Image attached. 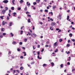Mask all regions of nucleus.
<instances>
[{
	"instance_id": "obj_28",
	"label": "nucleus",
	"mask_w": 75,
	"mask_h": 75,
	"mask_svg": "<svg viewBox=\"0 0 75 75\" xmlns=\"http://www.w3.org/2000/svg\"><path fill=\"white\" fill-rule=\"evenodd\" d=\"M2 25H5V23L4 22V21L3 22Z\"/></svg>"
},
{
	"instance_id": "obj_5",
	"label": "nucleus",
	"mask_w": 75,
	"mask_h": 75,
	"mask_svg": "<svg viewBox=\"0 0 75 75\" xmlns=\"http://www.w3.org/2000/svg\"><path fill=\"white\" fill-rule=\"evenodd\" d=\"M12 14H13V16H15L16 14H17V13L16 12H14L13 13H12Z\"/></svg>"
},
{
	"instance_id": "obj_26",
	"label": "nucleus",
	"mask_w": 75,
	"mask_h": 75,
	"mask_svg": "<svg viewBox=\"0 0 75 75\" xmlns=\"http://www.w3.org/2000/svg\"><path fill=\"white\" fill-rule=\"evenodd\" d=\"M17 10H21V8L18 7V8Z\"/></svg>"
},
{
	"instance_id": "obj_52",
	"label": "nucleus",
	"mask_w": 75,
	"mask_h": 75,
	"mask_svg": "<svg viewBox=\"0 0 75 75\" xmlns=\"http://www.w3.org/2000/svg\"><path fill=\"white\" fill-rule=\"evenodd\" d=\"M70 42H71V40H68V42L69 43Z\"/></svg>"
},
{
	"instance_id": "obj_46",
	"label": "nucleus",
	"mask_w": 75,
	"mask_h": 75,
	"mask_svg": "<svg viewBox=\"0 0 75 75\" xmlns=\"http://www.w3.org/2000/svg\"><path fill=\"white\" fill-rule=\"evenodd\" d=\"M38 48H40V45H38Z\"/></svg>"
},
{
	"instance_id": "obj_4",
	"label": "nucleus",
	"mask_w": 75,
	"mask_h": 75,
	"mask_svg": "<svg viewBox=\"0 0 75 75\" xmlns=\"http://www.w3.org/2000/svg\"><path fill=\"white\" fill-rule=\"evenodd\" d=\"M52 25V26H54V25H55V24H56V23L55 22H52L51 23Z\"/></svg>"
},
{
	"instance_id": "obj_2",
	"label": "nucleus",
	"mask_w": 75,
	"mask_h": 75,
	"mask_svg": "<svg viewBox=\"0 0 75 75\" xmlns=\"http://www.w3.org/2000/svg\"><path fill=\"white\" fill-rule=\"evenodd\" d=\"M6 10L4 9H3L1 11L2 13L3 14H4L5 13H6Z\"/></svg>"
},
{
	"instance_id": "obj_58",
	"label": "nucleus",
	"mask_w": 75,
	"mask_h": 75,
	"mask_svg": "<svg viewBox=\"0 0 75 75\" xmlns=\"http://www.w3.org/2000/svg\"><path fill=\"white\" fill-rule=\"evenodd\" d=\"M23 54H26V52H23Z\"/></svg>"
},
{
	"instance_id": "obj_60",
	"label": "nucleus",
	"mask_w": 75,
	"mask_h": 75,
	"mask_svg": "<svg viewBox=\"0 0 75 75\" xmlns=\"http://www.w3.org/2000/svg\"><path fill=\"white\" fill-rule=\"evenodd\" d=\"M48 47H50V48H51V45H49L48 46Z\"/></svg>"
},
{
	"instance_id": "obj_18",
	"label": "nucleus",
	"mask_w": 75,
	"mask_h": 75,
	"mask_svg": "<svg viewBox=\"0 0 75 75\" xmlns=\"http://www.w3.org/2000/svg\"><path fill=\"white\" fill-rule=\"evenodd\" d=\"M13 44H14V45L16 44H17V43H16V42H15L14 41H13Z\"/></svg>"
},
{
	"instance_id": "obj_32",
	"label": "nucleus",
	"mask_w": 75,
	"mask_h": 75,
	"mask_svg": "<svg viewBox=\"0 0 75 75\" xmlns=\"http://www.w3.org/2000/svg\"><path fill=\"white\" fill-rule=\"evenodd\" d=\"M71 40L72 41H73V42H75V39H71Z\"/></svg>"
},
{
	"instance_id": "obj_33",
	"label": "nucleus",
	"mask_w": 75,
	"mask_h": 75,
	"mask_svg": "<svg viewBox=\"0 0 75 75\" xmlns=\"http://www.w3.org/2000/svg\"><path fill=\"white\" fill-rule=\"evenodd\" d=\"M45 12H48V10H47V9H45Z\"/></svg>"
},
{
	"instance_id": "obj_12",
	"label": "nucleus",
	"mask_w": 75,
	"mask_h": 75,
	"mask_svg": "<svg viewBox=\"0 0 75 75\" xmlns=\"http://www.w3.org/2000/svg\"><path fill=\"white\" fill-rule=\"evenodd\" d=\"M20 69L21 70H23V69H24V67H20Z\"/></svg>"
},
{
	"instance_id": "obj_48",
	"label": "nucleus",
	"mask_w": 75,
	"mask_h": 75,
	"mask_svg": "<svg viewBox=\"0 0 75 75\" xmlns=\"http://www.w3.org/2000/svg\"><path fill=\"white\" fill-rule=\"evenodd\" d=\"M17 51H20V49L19 48H18Z\"/></svg>"
},
{
	"instance_id": "obj_55",
	"label": "nucleus",
	"mask_w": 75,
	"mask_h": 75,
	"mask_svg": "<svg viewBox=\"0 0 75 75\" xmlns=\"http://www.w3.org/2000/svg\"><path fill=\"white\" fill-rule=\"evenodd\" d=\"M38 6L39 7H42V5H39Z\"/></svg>"
},
{
	"instance_id": "obj_62",
	"label": "nucleus",
	"mask_w": 75,
	"mask_h": 75,
	"mask_svg": "<svg viewBox=\"0 0 75 75\" xmlns=\"http://www.w3.org/2000/svg\"><path fill=\"white\" fill-rule=\"evenodd\" d=\"M75 71V69H72V72H73V71Z\"/></svg>"
},
{
	"instance_id": "obj_42",
	"label": "nucleus",
	"mask_w": 75,
	"mask_h": 75,
	"mask_svg": "<svg viewBox=\"0 0 75 75\" xmlns=\"http://www.w3.org/2000/svg\"><path fill=\"white\" fill-rule=\"evenodd\" d=\"M19 44L20 45H22V44H23V43L21 42H19Z\"/></svg>"
},
{
	"instance_id": "obj_41",
	"label": "nucleus",
	"mask_w": 75,
	"mask_h": 75,
	"mask_svg": "<svg viewBox=\"0 0 75 75\" xmlns=\"http://www.w3.org/2000/svg\"><path fill=\"white\" fill-rule=\"evenodd\" d=\"M36 4H37V3L36 2H35L33 3V5H36Z\"/></svg>"
},
{
	"instance_id": "obj_53",
	"label": "nucleus",
	"mask_w": 75,
	"mask_h": 75,
	"mask_svg": "<svg viewBox=\"0 0 75 75\" xmlns=\"http://www.w3.org/2000/svg\"><path fill=\"white\" fill-rule=\"evenodd\" d=\"M31 65H33V64H34V62H32L31 63Z\"/></svg>"
},
{
	"instance_id": "obj_21",
	"label": "nucleus",
	"mask_w": 75,
	"mask_h": 75,
	"mask_svg": "<svg viewBox=\"0 0 75 75\" xmlns=\"http://www.w3.org/2000/svg\"><path fill=\"white\" fill-rule=\"evenodd\" d=\"M43 67H46L47 64H43Z\"/></svg>"
},
{
	"instance_id": "obj_31",
	"label": "nucleus",
	"mask_w": 75,
	"mask_h": 75,
	"mask_svg": "<svg viewBox=\"0 0 75 75\" xmlns=\"http://www.w3.org/2000/svg\"><path fill=\"white\" fill-rule=\"evenodd\" d=\"M27 16L28 17H31V15H30L29 14H28Z\"/></svg>"
},
{
	"instance_id": "obj_38",
	"label": "nucleus",
	"mask_w": 75,
	"mask_h": 75,
	"mask_svg": "<svg viewBox=\"0 0 75 75\" xmlns=\"http://www.w3.org/2000/svg\"><path fill=\"white\" fill-rule=\"evenodd\" d=\"M60 67H61V68H62V67H63V64H62L60 65Z\"/></svg>"
},
{
	"instance_id": "obj_29",
	"label": "nucleus",
	"mask_w": 75,
	"mask_h": 75,
	"mask_svg": "<svg viewBox=\"0 0 75 75\" xmlns=\"http://www.w3.org/2000/svg\"><path fill=\"white\" fill-rule=\"evenodd\" d=\"M9 24L10 26H11V25H12V22L10 23Z\"/></svg>"
},
{
	"instance_id": "obj_51",
	"label": "nucleus",
	"mask_w": 75,
	"mask_h": 75,
	"mask_svg": "<svg viewBox=\"0 0 75 75\" xmlns=\"http://www.w3.org/2000/svg\"><path fill=\"white\" fill-rule=\"evenodd\" d=\"M59 30L58 31V33H59V32H61V30L60 29H59Z\"/></svg>"
},
{
	"instance_id": "obj_49",
	"label": "nucleus",
	"mask_w": 75,
	"mask_h": 75,
	"mask_svg": "<svg viewBox=\"0 0 75 75\" xmlns=\"http://www.w3.org/2000/svg\"><path fill=\"white\" fill-rule=\"evenodd\" d=\"M33 35H34V36H35V37H36V34H34V33H33Z\"/></svg>"
},
{
	"instance_id": "obj_47",
	"label": "nucleus",
	"mask_w": 75,
	"mask_h": 75,
	"mask_svg": "<svg viewBox=\"0 0 75 75\" xmlns=\"http://www.w3.org/2000/svg\"><path fill=\"white\" fill-rule=\"evenodd\" d=\"M67 65H70V62H67Z\"/></svg>"
},
{
	"instance_id": "obj_7",
	"label": "nucleus",
	"mask_w": 75,
	"mask_h": 75,
	"mask_svg": "<svg viewBox=\"0 0 75 75\" xmlns=\"http://www.w3.org/2000/svg\"><path fill=\"white\" fill-rule=\"evenodd\" d=\"M4 16H1L0 18L2 19V20H3V17H4Z\"/></svg>"
},
{
	"instance_id": "obj_1",
	"label": "nucleus",
	"mask_w": 75,
	"mask_h": 75,
	"mask_svg": "<svg viewBox=\"0 0 75 75\" xmlns=\"http://www.w3.org/2000/svg\"><path fill=\"white\" fill-rule=\"evenodd\" d=\"M57 42H55L53 45L54 48H55V47H57Z\"/></svg>"
},
{
	"instance_id": "obj_30",
	"label": "nucleus",
	"mask_w": 75,
	"mask_h": 75,
	"mask_svg": "<svg viewBox=\"0 0 75 75\" xmlns=\"http://www.w3.org/2000/svg\"><path fill=\"white\" fill-rule=\"evenodd\" d=\"M4 30V28H1V31H4V30Z\"/></svg>"
},
{
	"instance_id": "obj_20",
	"label": "nucleus",
	"mask_w": 75,
	"mask_h": 75,
	"mask_svg": "<svg viewBox=\"0 0 75 75\" xmlns=\"http://www.w3.org/2000/svg\"><path fill=\"white\" fill-rule=\"evenodd\" d=\"M69 16H68L67 17V20H69Z\"/></svg>"
},
{
	"instance_id": "obj_23",
	"label": "nucleus",
	"mask_w": 75,
	"mask_h": 75,
	"mask_svg": "<svg viewBox=\"0 0 75 75\" xmlns=\"http://www.w3.org/2000/svg\"><path fill=\"white\" fill-rule=\"evenodd\" d=\"M69 59H68V61H71V57H69Z\"/></svg>"
},
{
	"instance_id": "obj_44",
	"label": "nucleus",
	"mask_w": 75,
	"mask_h": 75,
	"mask_svg": "<svg viewBox=\"0 0 75 75\" xmlns=\"http://www.w3.org/2000/svg\"><path fill=\"white\" fill-rule=\"evenodd\" d=\"M9 13H10V14H11V10H9Z\"/></svg>"
},
{
	"instance_id": "obj_36",
	"label": "nucleus",
	"mask_w": 75,
	"mask_h": 75,
	"mask_svg": "<svg viewBox=\"0 0 75 75\" xmlns=\"http://www.w3.org/2000/svg\"><path fill=\"white\" fill-rule=\"evenodd\" d=\"M7 20H9V17L8 16H7Z\"/></svg>"
},
{
	"instance_id": "obj_45",
	"label": "nucleus",
	"mask_w": 75,
	"mask_h": 75,
	"mask_svg": "<svg viewBox=\"0 0 75 75\" xmlns=\"http://www.w3.org/2000/svg\"><path fill=\"white\" fill-rule=\"evenodd\" d=\"M3 37V36L2 35H0V38H2Z\"/></svg>"
},
{
	"instance_id": "obj_17",
	"label": "nucleus",
	"mask_w": 75,
	"mask_h": 75,
	"mask_svg": "<svg viewBox=\"0 0 75 75\" xmlns=\"http://www.w3.org/2000/svg\"><path fill=\"white\" fill-rule=\"evenodd\" d=\"M49 14H51V15L53 16V13L52 12H49Z\"/></svg>"
},
{
	"instance_id": "obj_10",
	"label": "nucleus",
	"mask_w": 75,
	"mask_h": 75,
	"mask_svg": "<svg viewBox=\"0 0 75 75\" xmlns=\"http://www.w3.org/2000/svg\"><path fill=\"white\" fill-rule=\"evenodd\" d=\"M37 57L38 59H42V57H40V56L39 55H38Z\"/></svg>"
},
{
	"instance_id": "obj_14",
	"label": "nucleus",
	"mask_w": 75,
	"mask_h": 75,
	"mask_svg": "<svg viewBox=\"0 0 75 75\" xmlns=\"http://www.w3.org/2000/svg\"><path fill=\"white\" fill-rule=\"evenodd\" d=\"M62 41H63V40L62 39H60L59 40V42H62Z\"/></svg>"
},
{
	"instance_id": "obj_24",
	"label": "nucleus",
	"mask_w": 75,
	"mask_h": 75,
	"mask_svg": "<svg viewBox=\"0 0 75 75\" xmlns=\"http://www.w3.org/2000/svg\"><path fill=\"white\" fill-rule=\"evenodd\" d=\"M5 8H6V9H5V10L6 11H7V10H8V7H6Z\"/></svg>"
},
{
	"instance_id": "obj_25",
	"label": "nucleus",
	"mask_w": 75,
	"mask_h": 75,
	"mask_svg": "<svg viewBox=\"0 0 75 75\" xmlns=\"http://www.w3.org/2000/svg\"><path fill=\"white\" fill-rule=\"evenodd\" d=\"M11 10H14V8L13 7H12L11 8Z\"/></svg>"
},
{
	"instance_id": "obj_3",
	"label": "nucleus",
	"mask_w": 75,
	"mask_h": 75,
	"mask_svg": "<svg viewBox=\"0 0 75 75\" xmlns=\"http://www.w3.org/2000/svg\"><path fill=\"white\" fill-rule=\"evenodd\" d=\"M3 3H7L8 2V1L7 0H5L4 1H3Z\"/></svg>"
},
{
	"instance_id": "obj_34",
	"label": "nucleus",
	"mask_w": 75,
	"mask_h": 75,
	"mask_svg": "<svg viewBox=\"0 0 75 75\" xmlns=\"http://www.w3.org/2000/svg\"><path fill=\"white\" fill-rule=\"evenodd\" d=\"M20 58H21V59H23L24 58V57H23V56H21L20 57Z\"/></svg>"
},
{
	"instance_id": "obj_37",
	"label": "nucleus",
	"mask_w": 75,
	"mask_h": 75,
	"mask_svg": "<svg viewBox=\"0 0 75 75\" xmlns=\"http://www.w3.org/2000/svg\"><path fill=\"white\" fill-rule=\"evenodd\" d=\"M51 64L52 66H53V65H54V64L53 62H52L51 63Z\"/></svg>"
},
{
	"instance_id": "obj_40",
	"label": "nucleus",
	"mask_w": 75,
	"mask_h": 75,
	"mask_svg": "<svg viewBox=\"0 0 75 75\" xmlns=\"http://www.w3.org/2000/svg\"><path fill=\"white\" fill-rule=\"evenodd\" d=\"M6 35V33H3V35Z\"/></svg>"
},
{
	"instance_id": "obj_64",
	"label": "nucleus",
	"mask_w": 75,
	"mask_h": 75,
	"mask_svg": "<svg viewBox=\"0 0 75 75\" xmlns=\"http://www.w3.org/2000/svg\"><path fill=\"white\" fill-rule=\"evenodd\" d=\"M59 17H61V15H59Z\"/></svg>"
},
{
	"instance_id": "obj_39",
	"label": "nucleus",
	"mask_w": 75,
	"mask_h": 75,
	"mask_svg": "<svg viewBox=\"0 0 75 75\" xmlns=\"http://www.w3.org/2000/svg\"><path fill=\"white\" fill-rule=\"evenodd\" d=\"M44 50V48H42L41 51V52H43Z\"/></svg>"
},
{
	"instance_id": "obj_63",
	"label": "nucleus",
	"mask_w": 75,
	"mask_h": 75,
	"mask_svg": "<svg viewBox=\"0 0 75 75\" xmlns=\"http://www.w3.org/2000/svg\"><path fill=\"white\" fill-rule=\"evenodd\" d=\"M0 8H3V6H0Z\"/></svg>"
},
{
	"instance_id": "obj_50",
	"label": "nucleus",
	"mask_w": 75,
	"mask_h": 75,
	"mask_svg": "<svg viewBox=\"0 0 75 75\" xmlns=\"http://www.w3.org/2000/svg\"><path fill=\"white\" fill-rule=\"evenodd\" d=\"M25 42H26V41H27V39H24Z\"/></svg>"
},
{
	"instance_id": "obj_19",
	"label": "nucleus",
	"mask_w": 75,
	"mask_h": 75,
	"mask_svg": "<svg viewBox=\"0 0 75 75\" xmlns=\"http://www.w3.org/2000/svg\"><path fill=\"white\" fill-rule=\"evenodd\" d=\"M23 34V31L21 30V35H22Z\"/></svg>"
},
{
	"instance_id": "obj_8",
	"label": "nucleus",
	"mask_w": 75,
	"mask_h": 75,
	"mask_svg": "<svg viewBox=\"0 0 75 75\" xmlns=\"http://www.w3.org/2000/svg\"><path fill=\"white\" fill-rule=\"evenodd\" d=\"M69 36H70V37H72V33H70L69 35Z\"/></svg>"
},
{
	"instance_id": "obj_6",
	"label": "nucleus",
	"mask_w": 75,
	"mask_h": 75,
	"mask_svg": "<svg viewBox=\"0 0 75 75\" xmlns=\"http://www.w3.org/2000/svg\"><path fill=\"white\" fill-rule=\"evenodd\" d=\"M27 4V5L28 6H30V3H29L28 4V2H27L26 3Z\"/></svg>"
},
{
	"instance_id": "obj_43",
	"label": "nucleus",
	"mask_w": 75,
	"mask_h": 75,
	"mask_svg": "<svg viewBox=\"0 0 75 75\" xmlns=\"http://www.w3.org/2000/svg\"><path fill=\"white\" fill-rule=\"evenodd\" d=\"M70 45H69V44H67V47H70Z\"/></svg>"
},
{
	"instance_id": "obj_54",
	"label": "nucleus",
	"mask_w": 75,
	"mask_h": 75,
	"mask_svg": "<svg viewBox=\"0 0 75 75\" xmlns=\"http://www.w3.org/2000/svg\"><path fill=\"white\" fill-rule=\"evenodd\" d=\"M50 21H54V20H53V19H52V18H51L50 19Z\"/></svg>"
},
{
	"instance_id": "obj_27",
	"label": "nucleus",
	"mask_w": 75,
	"mask_h": 75,
	"mask_svg": "<svg viewBox=\"0 0 75 75\" xmlns=\"http://www.w3.org/2000/svg\"><path fill=\"white\" fill-rule=\"evenodd\" d=\"M52 27H50V29L51 30H54V29L53 28H52ZM52 28V29H51Z\"/></svg>"
},
{
	"instance_id": "obj_9",
	"label": "nucleus",
	"mask_w": 75,
	"mask_h": 75,
	"mask_svg": "<svg viewBox=\"0 0 75 75\" xmlns=\"http://www.w3.org/2000/svg\"><path fill=\"white\" fill-rule=\"evenodd\" d=\"M15 1V0H13L12 1V3L13 4H15L14 2Z\"/></svg>"
},
{
	"instance_id": "obj_22",
	"label": "nucleus",
	"mask_w": 75,
	"mask_h": 75,
	"mask_svg": "<svg viewBox=\"0 0 75 75\" xmlns=\"http://www.w3.org/2000/svg\"><path fill=\"white\" fill-rule=\"evenodd\" d=\"M11 35L12 36V37H13L14 36V35L13 34V33H10Z\"/></svg>"
},
{
	"instance_id": "obj_35",
	"label": "nucleus",
	"mask_w": 75,
	"mask_h": 75,
	"mask_svg": "<svg viewBox=\"0 0 75 75\" xmlns=\"http://www.w3.org/2000/svg\"><path fill=\"white\" fill-rule=\"evenodd\" d=\"M38 3H39L40 1V0H37L36 1Z\"/></svg>"
},
{
	"instance_id": "obj_56",
	"label": "nucleus",
	"mask_w": 75,
	"mask_h": 75,
	"mask_svg": "<svg viewBox=\"0 0 75 75\" xmlns=\"http://www.w3.org/2000/svg\"><path fill=\"white\" fill-rule=\"evenodd\" d=\"M69 53H70V52H69V51L67 52V54H69Z\"/></svg>"
},
{
	"instance_id": "obj_13",
	"label": "nucleus",
	"mask_w": 75,
	"mask_h": 75,
	"mask_svg": "<svg viewBox=\"0 0 75 75\" xmlns=\"http://www.w3.org/2000/svg\"><path fill=\"white\" fill-rule=\"evenodd\" d=\"M24 10L25 11H27V7H25L24 9Z\"/></svg>"
},
{
	"instance_id": "obj_15",
	"label": "nucleus",
	"mask_w": 75,
	"mask_h": 75,
	"mask_svg": "<svg viewBox=\"0 0 75 75\" xmlns=\"http://www.w3.org/2000/svg\"><path fill=\"white\" fill-rule=\"evenodd\" d=\"M28 23H31V21L30 20V19H28Z\"/></svg>"
},
{
	"instance_id": "obj_61",
	"label": "nucleus",
	"mask_w": 75,
	"mask_h": 75,
	"mask_svg": "<svg viewBox=\"0 0 75 75\" xmlns=\"http://www.w3.org/2000/svg\"><path fill=\"white\" fill-rule=\"evenodd\" d=\"M48 47V45H45V47Z\"/></svg>"
},
{
	"instance_id": "obj_59",
	"label": "nucleus",
	"mask_w": 75,
	"mask_h": 75,
	"mask_svg": "<svg viewBox=\"0 0 75 75\" xmlns=\"http://www.w3.org/2000/svg\"><path fill=\"white\" fill-rule=\"evenodd\" d=\"M59 30V28H56V30L58 31Z\"/></svg>"
},
{
	"instance_id": "obj_57",
	"label": "nucleus",
	"mask_w": 75,
	"mask_h": 75,
	"mask_svg": "<svg viewBox=\"0 0 75 75\" xmlns=\"http://www.w3.org/2000/svg\"><path fill=\"white\" fill-rule=\"evenodd\" d=\"M38 55H40V52H37Z\"/></svg>"
},
{
	"instance_id": "obj_11",
	"label": "nucleus",
	"mask_w": 75,
	"mask_h": 75,
	"mask_svg": "<svg viewBox=\"0 0 75 75\" xmlns=\"http://www.w3.org/2000/svg\"><path fill=\"white\" fill-rule=\"evenodd\" d=\"M23 0H21L20 1V3L21 4L23 3Z\"/></svg>"
},
{
	"instance_id": "obj_16",
	"label": "nucleus",
	"mask_w": 75,
	"mask_h": 75,
	"mask_svg": "<svg viewBox=\"0 0 75 75\" xmlns=\"http://www.w3.org/2000/svg\"><path fill=\"white\" fill-rule=\"evenodd\" d=\"M57 8V6H53L52 8L53 9H55V8Z\"/></svg>"
}]
</instances>
